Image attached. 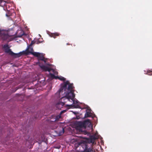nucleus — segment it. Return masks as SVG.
I'll list each match as a JSON object with an SVG mask.
<instances>
[{
    "label": "nucleus",
    "instance_id": "f257e3e1",
    "mask_svg": "<svg viewBox=\"0 0 152 152\" xmlns=\"http://www.w3.org/2000/svg\"><path fill=\"white\" fill-rule=\"evenodd\" d=\"M74 87L73 84L70 83L68 81L64 82L62 86L58 90L59 93L63 92L65 94V96L61 98L59 101L56 104V107L58 109L62 108L66 102V101L73 102L75 104L74 98L75 96L73 90Z\"/></svg>",
    "mask_w": 152,
    "mask_h": 152
},
{
    "label": "nucleus",
    "instance_id": "f03ea898",
    "mask_svg": "<svg viewBox=\"0 0 152 152\" xmlns=\"http://www.w3.org/2000/svg\"><path fill=\"white\" fill-rule=\"evenodd\" d=\"M98 137H96L95 135L91 136L90 137L87 138L86 142H79L76 145L80 147V150L83 152H95V150L92 147L88 148V145L91 144L92 147L96 144L95 140Z\"/></svg>",
    "mask_w": 152,
    "mask_h": 152
},
{
    "label": "nucleus",
    "instance_id": "7ed1b4c3",
    "mask_svg": "<svg viewBox=\"0 0 152 152\" xmlns=\"http://www.w3.org/2000/svg\"><path fill=\"white\" fill-rule=\"evenodd\" d=\"M91 124V122L89 119L83 121H78L75 123L76 129L79 131V133L84 134H88L89 133L86 131L83 130V128L85 129L87 126H89Z\"/></svg>",
    "mask_w": 152,
    "mask_h": 152
},
{
    "label": "nucleus",
    "instance_id": "20e7f679",
    "mask_svg": "<svg viewBox=\"0 0 152 152\" xmlns=\"http://www.w3.org/2000/svg\"><path fill=\"white\" fill-rule=\"evenodd\" d=\"M3 47L5 53H8L9 55L15 57H19L23 55H28L30 52V51L29 50V47L27 48L26 50L20 52L18 53H15L12 51L11 50L9 49V47L7 45H4Z\"/></svg>",
    "mask_w": 152,
    "mask_h": 152
},
{
    "label": "nucleus",
    "instance_id": "39448f33",
    "mask_svg": "<svg viewBox=\"0 0 152 152\" xmlns=\"http://www.w3.org/2000/svg\"><path fill=\"white\" fill-rule=\"evenodd\" d=\"M0 37H1L2 40H7L8 41H10L11 36H10L7 31H4L0 29Z\"/></svg>",
    "mask_w": 152,
    "mask_h": 152
},
{
    "label": "nucleus",
    "instance_id": "423d86ee",
    "mask_svg": "<svg viewBox=\"0 0 152 152\" xmlns=\"http://www.w3.org/2000/svg\"><path fill=\"white\" fill-rule=\"evenodd\" d=\"M29 53L33 55L34 56L37 57L38 58L39 60L42 61L45 63L47 60V58H45L44 56L45 55L44 54L42 53H40L37 52H33L30 51Z\"/></svg>",
    "mask_w": 152,
    "mask_h": 152
},
{
    "label": "nucleus",
    "instance_id": "0eeeda50",
    "mask_svg": "<svg viewBox=\"0 0 152 152\" xmlns=\"http://www.w3.org/2000/svg\"><path fill=\"white\" fill-rule=\"evenodd\" d=\"M64 111V110L62 111L60 114L56 116L52 115V117L54 118V120H48V122L50 124H53L55 122L59 121L60 120L59 119L61 118V114L63 113Z\"/></svg>",
    "mask_w": 152,
    "mask_h": 152
},
{
    "label": "nucleus",
    "instance_id": "6e6552de",
    "mask_svg": "<svg viewBox=\"0 0 152 152\" xmlns=\"http://www.w3.org/2000/svg\"><path fill=\"white\" fill-rule=\"evenodd\" d=\"M92 114L91 112V110H87L86 113L85 114V117L87 118L91 117Z\"/></svg>",
    "mask_w": 152,
    "mask_h": 152
},
{
    "label": "nucleus",
    "instance_id": "1a4fd4ad",
    "mask_svg": "<svg viewBox=\"0 0 152 152\" xmlns=\"http://www.w3.org/2000/svg\"><path fill=\"white\" fill-rule=\"evenodd\" d=\"M41 68L44 70L45 71H48V72H50L51 70V69L48 66H41Z\"/></svg>",
    "mask_w": 152,
    "mask_h": 152
},
{
    "label": "nucleus",
    "instance_id": "9d476101",
    "mask_svg": "<svg viewBox=\"0 0 152 152\" xmlns=\"http://www.w3.org/2000/svg\"><path fill=\"white\" fill-rule=\"evenodd\" d=\"M24 34V32L23 30H20V32L18 34L17 36L18 37H20Z\"/></svg>",
    "mask_w": 152,
    "mask_h": 152
},
{
    "label": "nucleus",
    "instance_id": "9b49d317",
    "mask_svg": "<svg viewBox=\"0 0 152 152\" xmlns=\"http://www.w3.org/2000/svg\"><path fill=\"white\" fill-rule=\"evenodd\" d=\"M57 78L58 79L61 81H64L66 80V79L65 78L62 76H59V77H58Z\"/></svg>",
    "mask_w": 152,
    "mask_h": 152
},
{
    "label": "nucleus",
    "instance_id": "f8f14e48",
    "mask_svg": "<svg viewBox=\"0 0 152 152\" xmlns=\"http://www.w3.org/2000/svg\"><path fill=\"white\" fill-rule=\"evenodd\" d=\"M59 34L57 33H53L51 34V37H53L55 38V37L56 36H58Z\"/></svg>",
    "mask_w": 152,
    "mask_h": 152
},
{
    "label": "nucleus",
    "instance_id": "ddd939ff",
    "mask_svg": "<svg viewBox=\"0 0 152 152\" xmlns=\"http://www.w3.org/2000/svg\"><path fill=\"white\" fill-rule=\"evenodd\" d=\"M35 42V41H31V43L28 46V47L29 48V49L30 48V47H31L34 44Z\"/></svg>",
    "mask_w": 152,
    "mask_h": 152
},
{
    "label": "nucleus",
    "instance_id": "4468645a",
    "mask_svg": "<svg viewBox=\"0 0 152 152\" xmlns=\"http://www.w3.org/2000/svg\"><path fill=\"white\" fill-rule=\"evenodd\" d=\"M53 118H53V117H52V115L51 117V118L50 120H54ZM48 120H49V119H48V120L47 121V123L48 124V125H49L50 126H51L53 124H50V123L48 122Z\"/></svg>",
    "mask_w": 152,
    "mask_h": 152
},
{
    "label": "nucleus",
    "instance_id": "2eb2a0df",
    "mask_svg": "<svg viewBox=\"0 0 152 152\" xmlns=\"http://www.w3.org/2000/svg\"><path fill=\"white\" fill-rule=\"evenodd\" d=\"M5 4H6V2L4 1L3 0V1H2L1 4L0 6L2 7L4 6V5H5Z\"/></svg>",
    "mask_w": 152,
    "mask_h": 152
},
{
    "label": "nucleus",
    "instance_id": "dca6fc26",
    "mask_svg": "<svg viewBox=\"0 0 152 152\" xmlns=\"http://www.w3.org/2000/svg\"><path fill=\"white\" fill-rule=\"evenodd\" d=\"M64 132V130L63 128H62L61 132H60V134H63Z\"/></svg>",
    "mask_w": 152,
    "mask_h": 152
},
{
    "label": "nucleus",
    "instance_id": "f3484780",
    "mask_svg": "<svg viewBox=\"0 0 152 152\" xmlns=\"http://www.w3.org/2000/svg\"><path fill=\"white\" fill-rule=\"evenodd\" d=\"M148 73L149 75H152V71H151L148 72Z\"/></svg>",
    "mask_w": 152,
    "mask_h": 152
},
{
    "label": "nucleus",
    "instance_id": "a211bd4d",
    "mask_svg": "<svg viewBox=\"0 0 152 152\" xmlns=\"http://www.w3.org/2000/svg\"><path fill=\"white\" fill-rule=\"evenodd\" d=\"M53 75L54 77V78H55L56 79H58L57 77H59V76H54V75Z\"/></svg>",
    "mask_w": 152,
    "mask_h": 152
},
{
    "label": "nucleus",
    "instance_id": "6ab92c4d",
    "mask_svg": "<svg viewBox=\"0 0 152 152\" xmlns=\"http://www.w3.org/2000/svg\"><path fill=\"white\" fill-rule=\"evenodd\" d=\"M67 45H70V44L68 43L66 44Z\"/></svg>",
    "mask_w": 152,
    "mask_h": 152
},
{
    "label": "nucleus",
    "instance_id": "aec40b11",
    "mask_svg": "<svg viewBox=\"0 0 152 152\" xmlns=\"http://www.w3.org/2000/svg\"><path fill=\"white\" fill-rule=\"evenodd\" d=\"M31 50H33V49L32 48H31Z\"/></svg>",
    "mask_w": 152,
    "mask_h": 152
}]
</instances>
